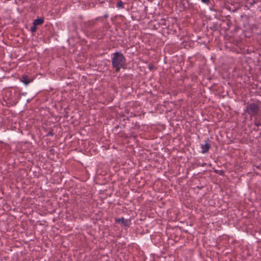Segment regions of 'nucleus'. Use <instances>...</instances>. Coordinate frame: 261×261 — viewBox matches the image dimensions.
<instances>
[{
  "label": "nucleus",
  "mask_w": 261,
  "mask_h": 261,
  "mask_svg": "<svg viewBox=\"0 0 261 261\" xmlns=\"http://www.w3.org/2000/svg\"><path fill=\"white\" fill-rule=\"evenodd\" d=\"M125 62V58L123 55L119 53H115L112 60V64L116 68L117 72H118Z\"/></svg>",
  "instance_id": "obj_1"
},
{
  "label": "nucleus",
  "mask_w": 261,
  "mask_h": 261,
  "mask_svg": "<svg viewBox=\"0 0 261 261\" xmlns=\"http://www.w3.org/2000/svg\"><path fill=\"white\" fill-rule=\"evenodd\" d=\"M259 108L255 103H250L247 106L246 111L251 116L256 115L258 113Z\"/></svg>",
  "instance_id": "obj_2"
},
{
  "label": "nucleus",
  "mask_w": 261,
  "mask_h": 261,
  "mask_svg": "<svg viewBox=\"0 0 261 261\" xmlns=\"http://www.w3.org/2000/svg\"><path fill=\"white\" fill-rule=\"evenodd\" d=\"M33 80V78L29 77L27 75H23L21 79V81L26 85L32 82Z\"/></svg>",
  "instance_id": "obj_3"
},
{
  "label": "nucleus",
  "mask_w": 261,
  "mask_h": 261,
  "mask_svg": "<svg viewBox=\"0 0 261 261\" xmlns=\"http://www.w3.org/2000/svg\"><path fill=\"white\" fill-rule=\"evenodd\" d=\"M115 221L117 223H122L124 226H128L129 225V221L125 220L123 218L116 219Z\"/></svg>",
  "instance_id": "obj_4"
},
{
  "label": "nucleus",
  "mask_w": 261,
  "mask_h": 261,
  "mask_svg": "<svg viewBox=\"0 0 261 261\" xmlns=\"http://www.w3.org/2000/svg\"><path fill=\"white\" fill-rule=\"evenodd\" d=\"M211 145L208 143H206L205 144L202 145V152L204 153L207 152L210 148Z\"/></svg>",
  "instance_id": "obj_5"
},
{
  "label": "nucleus",
  "mask_w": 261,
  "mask_h": 261,
  "mask_svg": "<svg viewBox=\"0 0 261 261\" xmlns=\"http://www.w3.org/2000/svg\"><path fill=\"white\" fill-rule=\"evenodd\" d=\"M44 20L42 18L35 19L33 22L34 25H40L43 23Z\"/></svg>",
  "instance_id": "obj_6"
},
{
  "label": "nucleus",
  "mask_w": 261,
  "mask_h": 261,
  "mask_svg": "<svg viewBox=\"0 0 261 261\" xmlns=\"http://www.w3.org/2000/svg\"><path fill=\"white\" fill-rule=\"evenodd\" d=\"M117 7L118 8H121L123 7V3L122 1H119L118 3H117Z\"/></svg>",
  "instance_id": "obj_7"
},
{
  "label": "nucleus",
  "mask_w": 261,
  "mask_h": 261,
  "mask_svg": "<svg viewBox=\"0 0 261 261\" xmlns=\"http://www.w3.org/2000/svg\"><path fill=\"white\" fill-rule=\"evenodd\" d=\"M36 26L37 25H34V24H33V26L31 28V30L32 32H34L36 31V29H37Z\"/></svg>",
  "instance_id": "obj_8"
},
{
  "label": "nucleus",
  "mask_w": 261,
  "mask_h": 261,
  "mask_svg": "<svg viewBox=\"0 0 261 261\" xmlns=\"http://www.w3.org/2000/svg\"><path fill=\"white\" fill-rule=\"evenodd\" d=\"M201 1L204 3H208L209 2L210 0H201Z\"/></svg>",
  "instance_id": "obj_9"
},
{
  "label": "nucleus",
  "mask_w": 261,
  "mask_h": 261,
  "mask_svg": "<svg viewBox=\"0 0 261 261\" xmlns=\"http://www.w3.org/2000/svg\"><path fill=\"white\" fill-rule=\"evenodd\" d=\"M149 68L151 70L153 68V66L152 65H149Z\"/></svg>",
  "instance_id": "obj_10"
},
{
  "label": "nucleus",
  "mask_w": 261,
  "mask_h": 261,
  "mask_svg": "<svg viewBox=\"0 0 261 261\" xmlns=\"http://www.w3.org/2000/svg\"><path fill=\"white\" fill-rule=\"evenodd\" d=\"M260 124V123H255V125H256V126H259Z\"/></svg>",
  "instance_id": "obj_11"
}]
</instances>
